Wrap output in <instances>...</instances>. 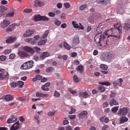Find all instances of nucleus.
<instances>
[{
  "instance_id": "obj_1",
  "label": "nucleus",
  "mask_w": 130,
  "mask_h": 130,
  "mask_svg": "<svg viewBox=\"0 0 130 130\" xmlns=\"http://www.w3.org/2000/svg\"><path fill=\"white\" fill-rule=\"evenodd\" d=\"M97 35H96L94 38L95 41L96 42L98 40V43L100 45L102 46H104L106 45L107 44V41L108 40L107 37L104 36V35L101 34L100 35L99 38L97 37Z\"/></svg>"
},
{
  "instance_id": "obj_2",
  "label": "nucleus",
  "mask_w": 130,
  "mask_h": 130,
  "mask_svg": "<svg viewBox=\"0 0 130 130\" xmlns=\"http://www.w3.org/2000/svg\"><path fill=\"white\" fill-rule=\"evenodd\" d=\"M113 57L112 54L110 52H108L102 56L101 59L102 61L108 62L112 60Z\"/></svg>"
},
{
  "instance_id": "obj_3",
  "label": "nucleus",
  "mask_w": 130,
  "mask_h": 130,
  "mask_svg": "<svg viewBox=\"0 0 130 130\" xmlns=\"http://www.w3.org/2000/svg\"><path fill=\"white\" fill-rule=\"evenodd\" d=\"M33 62L32 60L28 61L24 63L21 67L22 69H27L31 68L33 66Z\"/></svg>"
},
{
  "instance_id": "obj_4",
  "label": "nucleus",
  "mask_w": 130,
  "mask_h": 130,
  "mask_svg": "<svg viewBox=\"0 0 130 130\" xmlns=\"http://www.w3.org/2000/svg\"><path fill=\"white\" fill-rule=\"evenodd\" d=\"M49 33V30H47L45 31L44 34L41 37V45L45 44L47 42V40L46 38Z\"/></svg>"
},
{
  "instance_id": "obj_5",
  "label": "nucleus",
  "mask_w": 130,
  "mask_h": 130,
  "mask_svg": "<svg viewBox=\"0 0 130 130\" xmlns=\"http://www.w3.org/2000/svg\"><path fill=\"white\" fill-rule=\"evenodd\" d=\"M113 30H114V29L112 28L111 29H110L109 30H108L107 31L104 32V35H105L106 36H108V37H113L117 38L119 39L120 37V35H119L118 34L117 35H115L113 34H109V32L113 31Z\"/></svg>"
},
{
  "instance_id": "obj_6",
  "label": "nucleus",
  "mask_w": 130,
  "mask_h": 130,
  "mask_svg": "<svg viewBox=\"0 0 130 130\" xmlns=\"http://www.w3.org/2000/svg\"><path fill=\"white\" fill-rule=\"evenodd\" d=\"M127 108L123 107L119 110L118 112V114L120 115H125L127 113Z\"/></svg>"
},
{
  "instance_id": "obj_7",
  "label": "nucleus",
  "mask_w": 130,
  "mask_h": 130,
  "mask_svg": "<svg viewBox=\"0 0 130 130\" xmlns=\"http://www.w3.org/2000/svg\"><path fill=\"white\" fill-rule=\"evenodd\" d=\"M21 127V125L18 121L15 123L11 127L10 130H16Z\"/></svg>"
},
{
  "instance_id": "obj_8",
  "label": "nucleus",
  "mask_w": 130,
  "mask_h": 130,
  "mask_svg": "<svg viewBox=\"0 0 130 130\" xmlns=\"http://www.w3.org/2000/svg\"><path fill=\"white\" fill-rule=\"evenodd\" d=\"M10 24V22L8 20L5 19L1 24V26L2 28H5Z\"/></svg>"
},
{
  "instance_id": "obj_9",
  "label": "nucleus",
  "mask_w": 130,
  "mask_h": 130,
  "mask_svg": "<svg viewBox=\"0 0 130 130\" xmlns=\"http://www.w3.org/2000/svg\"><path fill=\"white\" fill-rule=\"evenodd\" d=\"M79 42V40L78 37H75L74 38L72 41V46L78 44Z\"/></svg>"
},
{
  "instance_id": "obj_10",
  "label": "nucleus",
  "mask_w": 130,
  "mask_h": 130,
  "mask_svg": "<svg viewBox=\"0 0 130 130\" xmlns=\"http://www.w3.org/2000/svg\"><path fill=\"white\" fill-rule=\"evenodd\" d=\"M50 82L47 83L44 85H43L41 87V88L42 90L45 91H48L49 90V89L47 87L50 85Z\"/></svg>"
},
{
  "instance_id": "obj_11",
  "label": "nucleus",
  "mask_w": 130,
  "mask_h": 130,
  "mask_svg": "<svg viewBox=\"0 0 130 130\" xmlns=\"http://www.w3.org/2000/svg\"><path fill=\"white\" fill-rule=\"evenodd\" d=\"M88 114L87 112L85 110L82 111L80 112L77 116V117L79 118H83L85 116L87 115Z\"/></svg>"
},
{
  "instance_id": "obj_12",
  "label": "nucleus",
  "mask_w": 130,
  "mask_h": 130,
  "mask_svg": "<svg viewBox=\"0 0 130 130\" xmlns=\"http://www.w3.org/2000/svg\"><path fill=\"white\" fill-rule=\"evenodd\" d=\"M16 40L15 37H9L6 40V42L7 43H11L14 42Z\"/></svg>"
},
{
  "instance_id": "obj_13",
  "label": "nucleus",
  "mask_w": 130,
  "mask_h": 130,
  "mask_svg": "<svg viewBox=\"0 0 130 130\" xmlns=\"http://www.w3.org/2000/svg\"><path fill=\"white\" fill-rule=\"evenodd\" d=\"M24 50L26 51L31 54H33L35 52L34 51L32 48L27 46L24 47Z\"/></svg>"
},
{
  "instance_id": "obj_14",
  "label": "nucleus",
  "mask_w": 130,
  "mask_h": 130,
  "mask_svg": "<svg viewBox=\"0 0 130 130\" xmlns=\"http://www.w3.org/2000/svg\"><path fill=\"white\" fill-rule=\"evenodd\" d=\"M20 25V24H13L12 25H10L9 27L6 28V30L7 31H11L12 30L14 29L15 27L16 26H18Z\"/></svg>"
},
{
  "instance_id": "obj_15",
  "label": "nucleus",
  "mask_w": 130,
  "mask_h": 130,
  "mask_svg": "<svg viewBox=\"0 0 130 130\" xmlns=\"http://www.w3.org/2000/svg\"><path fill=\"white\" fill-rule=\"evenodd\" d=\"M34 32V31L33 30H28L23 35V36L25 37H28L33 34Z\"/></svg>"
},
{
  "instance_id": "obj_16",
  "label": "nucleus",
  "mask_w": 130,
  "mask_h": 130,
  "mask_svg": "<svg viewBox=\"0 0 130 130\" xmlns=\"http://www.w3.org/2000/svg\"><path fill=\"white\" fill-rule=\"evenodd\" d=\"M89 96V95L88 93L86 91L84 92H80L79 93V96L83 97L84 98H86Z\"/></svg>"
},
{
  "instance_id": "obj_17",
  "label": "nucleus",
  "mask_w": 130,
  "mask_h": 130,
  "mask_svg": "<svg viewBox=\"0 0 130 130\" xmlns=\"http://www.w3.org/2000/svg\"><path fill=\"white\" fill-rule=\"evenodd\" d=\"M109 104L110 106H111L113 105H119V103L115 100L112 99L109 102Z\"/></svg>"
},
{
  "instance_id": "obj_18",
  "label": "nucleus",
  "mask_w": 130,
  "mask_h": 130,
  "mask_svg": "<svg viewBox=\"0 0 130 130\" xmlns=\"http://www.w3.org/2000/svg\"><path fill=\"white\" fill-rule=\"evenodd\" d=\"M32 20L35 22H37L41 21V15L39 14L35 15Z\"/></svg>"
},
{
  "instance_id": "obj_19",
  "label": "nucleus",
  "mask_w": 130,
  "mask_h": 130,
  "mask_svg": "<svg viewBox=\"0 0 130 130\" xmlns=\"http://www.w3.org/2000/svg\"><path fill=\"white\" fill-rule=\"evenodd\" d=\"M114 26L115 29H117L119 31V34H121L122 33V31L121 30V27L120 26V24L117 23L116 24H114Z\"/></svg>"
},
{
  "instance_id": "obj_20",
  "label": "nucleus",
  "mask_w": 130,
  "mask_h": 130,
  "mask_svg": "<svg viewBox=\"0 0 130 130\" xmlns=\"http://www.w3.org/2000/svg\"><path fill=\"white\" fill-rule=\"evenodd\" d=\"M18 54L20 56L22 57H27L28 56L27 53L24 52L19 51L18 52Z\"/></svg>"
},
{
  "instance_id": "obj_21",
  "label": "nucleus",
  "mask_w": 130,
  "mask_h": 130,
  "mask_svg": "<svg viewBox=\"0 0 130 130\" xmlns=\"http://www.w3.org/2000/svg\"><path fill=\"white\" fill-rule=\"evenodd\" d=\"M96 2L99 4H102L104 5H106L108 1L107 0H96Z\"/></svg>"
},
{
  "instance_id": "obj_22",
  "label": "nucleus",
  "mask_w": 130,
  "mask_h": 130,
  "mask_svg": "<svg viewBox=\"0 0 130 130\" xmlns=\"http://www.w3.org/2000/svg\"><path fill=\"white\" fill-rule=\"evenodd\" d=\"M4 99L6 101H11L13 100V97L11 95H7L5 96Z\"/></svg>"
},
{
  "instance_id": "obj_23",
  "label": "nucleus",
  "mask_w": 130,
  "mask_h": 130,
  "mask_svg": "<svg viewBox=\"0 0 130 130\" xmlns=\"http://www.w3.org/2000/svg\"><path fill=\"white\" fill-rule=\"evenodd\" d=\"M41 5V1L40 0H35L34 2L33 6L36 7H39Z\"/></svg>"
},
{
  "instance_id": "obj_24",
  "label": "nucleus",
  "mask_w": 130,
  "mask_h": 130,
  "mask_svg": "<svg viewBox=\"0 0 130 130\" xmlns=\"http://www.w3.org/2000/svg\"><path fill=\"white\" fill-rule=\"evenodd\" d=\"M128 120V119L127 118L124 117H122L120 119V123L121 124L127 121Z\"/></svg>"
},
{
  "instance_id": "obj_25",
  "label": "nucleus",
  "mask_w": 130,
  "mask_h": 130,
  "mask_svg": "<svg viewBox=\"0 0 130 130\" xmlns=\"http://www.w3.org/2000/svg\"><path fill=\"white\" fill-rule=\"evenodd\" d=\"M50 54L49 53L47 52H44L43 53L42 55H41V59H43L45 57L49 56Z\"/></svg>"
},
{
  "instance_id": "obj_26",
  "label": "nucleus",
  "mask_w": 130,
  "mask_h": 130,
  "mask_svg": "<svg viewBox=\"0 0 130 130\" xmlns=\"http://www.w3.org/2000/svg\"><path fill=\"white\" fill-rule=\"evenodd\" d=\"M99 90L101 92H103L105 90V89L104 86L100 85L99 86Z\"/></svg>"
},
{
  "instance_id": "obj_27",
  "label": "nucleus",
  "mask_w": 130,
  "mask_h": 130,
  "mask_svg": "<svg viewBox=\"0 0 130 130\" xmlns=\"http://www.w3.org/2000/svg\"><path fill=\"white\" fill-rule=\"evenodd\" d=\"M63 46L68 50H70L71 48L70 46L66 42H63Z\"/></svg>"
},
{
  "instance_id": "obj_28",
  "label": "nucleus",
  "mask_w": 130,
  "mask_h": 130,
  "mask_svg": "<svg viewBox=\"0 0 130 130\" xmlns=\"http://www.w3.org/2000/svg\"><path fill=\"white\" fill-rule=\"evenodd\" d=\"M25 40L26 42H28L32 44H34L35 42L34 40L31 38H27L25 39Z\"/></svg>"
},
{
  "instance_id": "obj_29",
  "label": "nucleus",
  "mask_w": 130,
  "mask_h": 130,
  "mask_svg": "<svg viewBox=\"0 0 130 130\" xmlns=\"http://www.w3.org/2000/svg\"><path fill=\"white\" fill-rule=\"evenodd\" d=\"M99 84L102 85H105L107 86H110V83L107 81H105L103 82H99Z\"/></svg>"
},
{
  "instance_id": "obj_30",
  "label": "nucleus",
  "mask_w": 130,
  "mask_h": 130,
  "mask_svg": "<svg viewBox=\"0 0 130 130\" xmlns=\"http://www.w3.org/2000/svg\"><path fill=\"white\" fill-rule=\"evenodd\" d=\"M119 107V106H115L114 107L112 108L111 111L113 113L116 112L118 110Z\"/></svg>"
},
{
  "instance_id": "obj_31",
  "label": "nucleus",
  "mask_w": 130,
  "mask_h": 130,
  "mask_svg": "<svg viewBox=\"0 0 130 130\" xmlns=\"http://www.w3.org/2000/svg\"><path fill=\"white\" fill-rule=\"evenodd\" d=\"M17 84V86L19 87L22 88L24 85V83L22 81H19L18 82Z\"/></svg>"
},
{
  "instance_id": "obj_32",
  "label": "nucleus",
  "mask_w": 130,
  "mask_h": 130,
  "mask_svg": "<svg viewBox=\"0 0 130 130\" xmlns=\"http://www.w3.org/2000/svg\"><path fill=\"white\" fill-rule=\"evenodd\" d=\"M117 83V84L119 86H121L122 85V83L123 82V80L121 78H120L118 79L117 81H116Z\"/></svg>"
},
{
  "instance_id": "obj_33",
  "label": "nucleus",
  "mask_w": 130,
  "mask_h": 130,
  "mask_svg": "<svg viewBox=\"0 0 130 130\" xmlns=\"http://www.w3.org/2000/svg\"><path fill=\"white\" fill-rule=\"evenodd\" d=\"M7 8L4 6H0V11H1L4 12L5 11L7 10Z\"/></svg>"
},
{
  "instance_id": "obj_34",
  "label": "nucleus",
  "mask_w": 130,
  "mask_h": 130,
  "mask_svg": "<svg viewBox=\"0 0 130 130\" xmlns=\"http://www.w3.org/2000/svg\"><path fill=\"white\" fill-rule=\"evenodd\" d=\"M49 20V18H48L46 17V16H41V21H48Z\"/></svg>"
},
{
  "instance_id": "obj_35",
  "label": "nucleus",
  "mask_w": 130,
  "mask_h": 130,
  "mask_svg": "<svg viewBox=\"0 0 130 130\" xmlns=\"http://www.w3.org/2000/svg\"><path fill=\"white\" fill-rule=\"evenodd\" d=\"M72 24L74 28H79V26H78V24H76V22L74 21H72Z\"/></svg>"
},
{
  "instance_id": "obj_36",
  "label": "nucleus",
  "mask_w": 130,
  "mask_h": 130,
  "mask_svg": "<svg viewBox=\"0 0 130 130\" xmlns=\"http://www.w3.org/2000/svg\"><path fill=\"white\" fill-rule=\"evenodd\" d=\"M32 11V9L31 8H26L24 9V11L25 13H30Z\"/></svg>"
},
{
  "instance_id": "obj_37",
  "label": "nucleus",
  "mask_w": 130,
  "mask_h": 130,
  "mask_svg": "<svg viewBox=\"0 0 130 130\" xmlns=\"http://www.w3.org/2000/svg\"><path fill=\"white\" fill-rule=\"evenodd\" d=\"M100 66L101 69L104 70H106L108 69L107 66L105 64H102Z\"/></svg>"
},
{
  "instance_id": "obj_38",
  "label": "nucleus",
  "mask_w": 130,
  "mask_h": 130,
  "mask_svg": "<svg viewBox=\"0 0 130 130\" xmlns=\"http://www.w3.org/2000/svg\"><path fill=\"white\" fill-rule=\"evenodd\" d=\"M60 94L58 92L56 91H55L54 94V97L56 98H58L60 96Z\"/></svg>"
},
{
  "instance_id": "obj_39",
  "label": "nucleus",
  "mask_w": 130,
  "mask_h": 130,
  "mask_svg": "<svg viewBox=\"0 0 130 130\" xmlns=\"http://www.w3.org/2000/svg\"><path fill=\"white\" fill-rule=\"evenodd\" d=\"M7 75L4 76L2 75V73H0V79H3L4 77L7 78V76L9 75V74L8 72H7Z\"/></svg>"
},
{
  "instance_id": "obj_40",
  "label": "nucleus",
  "mask_w": 130,
  "mask_h": 130,
  "mask_svg": "<svg viewBox=\"0 0 130 130\" xmlns=\"http://www.w3.org/2000/svg\"><path fill=\"white\" fill-rule=\"evenodd\" d=\"M15 122V120H14L12 119L9 118L7 121V122L8 123H13Z\"/></svg>"
},
{
  "instance_id": "obj_41",
  "label": "nucleus",
  "mask_w": 130,
  "mask_h": 130,
  "mask_svg": "<svg viewBox=\"0 0 130 130\" xmlns=\"http://www.w3.org/2000/svg\"><path fill=\"white\" fill-rule=\"evenodd\" d=\"M83 66L81 65L78 66L77 68V70L78 71H83Z\"/></svg>"
},
{
  "instance_id": "obj_42",
  "label": "nucleus",
  "mask_w": 130,
  "mask_h": 130,
  "mask_svg": "<svg viewBox=\"0 0 130 130\" xmlns=\"http://www.w3.org/2000/svg\"><path fill=\"white\" fill-rule=\"evenodd\" d=\"M34 118L37 120V122L38 123H39L40 122L39 120V117L38 115H36L34 116Z\"/></svg>"
},
{
  "instance_id": "obj_43",
  "label": "nucleus",
  "mask_w": 130,
  "mask_h": 130,
  "mask_svg": "<svg viewBox=\"0 0 130 130\" xmlns=\"http://www.w3.org/2000/svg\"><path fill=\"white\" fill-rule=\"evenodd\" d=\"M53 68L52 67H49L47 68L46 70V71L47 72H50L53 71Z\"/></svg>"
},
{
  "instance_id": "obj_44",
  "label": "nucleus",
  "mask_w": 130,
  "mask_h": 130,
  "mask_svg": "<svg viewBox=\"0 0 130 130\" xmlns=\"http://www.w3.org/2000/svg\"><path fill=\"white\" fill-rule=\"evenodd\" d=\"M113 84L115 87V88L116 89H117L118 88V86H119L117 84V82L116 81H114L113 82Z\"/></svg>"
},
{
  "instance_id": "obj_45",
  "label": "nucleus",
  "mask_w": 130,
  "mask_h": 130,
  "mask_svg": "<svg viewBox=\"0 0 130 130\" xmlns=\"http://www.w3.org/2000/svg\"><path fill=\"white\" fill-rule=\"evenodd\" d=\"M14 12L13 11H12L11 12H9L7 15V17H13L14 14Z\"/></svg>"
},
{
  "instance_id": "obj_46",
  "label": "nucleus",
  "mask_w": 130,
  "mask_h": 130,
  "mask_svg": "<svg viewBox=\"0 0 130 130\" xmlns=\"http://www.w3.org/2000/svg\"><path fill=\"white\" fill-rule=\"evenodd\" d=\"M18 100L22 102H24L26 101V98L25 96L21 97L19 98Z\"/></svg>"
},
{
  "instance_id": "obj_47",
  "label": "nucleus",
  "mask_w": 130,
  "mask_h": 130,
  "mask_svg": "<svg viewBox=\"0 0 130 130\" xmlns=\"http://www.w3.org/2000/svg\"><path fill=\"white\" fill-rule=\"evenodd\" d=\"M71 111H70L69 113L70 114H71L73 113H74L75 111V110L74 108L72 107H71Z\"/></svg>"
},
{
  "instance_id": "obj_48",
  "label": "nucleus",
  "mask_w": 130,
  "mask_h": 130,
  "mask_svg": "<svg viewBox=\"0 0 130 130\" xmlns=\"http://www.w3.org/2000/svg\"><path fill=\"white\" fill-rule=\"evenodd\" d=\"M11 86L12 87H15L17 86V83H16L14 82H12L10 84Z\"/></svg>"
},
{
  "instance_id": "obj_49",
  "label": "nucleus",
  "mask_w": 130,
  "mask_h": 130,
  "mask_svg": "<svg viewBox=\"0 0 130 130\" xmlns=\"http://www.w3.org/2000/svg\"><path fill=\"white\" fill-rule=\"evenodd\" d=\"M73 79L74 81L76 82L77 83L79 82L78 78L76 75H74Z\"/></svg>"
},
{
  "instance_id": "obj_50",
  "label": "nucleus",
  "mask_w": 130,
  "mask_h": 130,
  "mask_svg": "<svg viewBox=\"0 0 130 130\" xmlns=\"http://www.w3.org/2000/svg\"><path fill=\"white\" fill-rule=\"evenodd\" d=\"M48 80V79L47 78L43 77L42 78V77L41 76V82H46Z\"/></svg>"
},
{
  "instance_id": "obj_51",
  "label": "nucleus",
  "mask_w": 130,
  "mask_h": 130,
  "mask_svg": "<svg viewBox=\"0 0 130 130\" xmlns=\"http://www.w3.org/2000/svg\"><path fill=\"white\" fill-rule=\"evenodd\" d=\"M48 15L51 17H54L55 15V13L52 12H49L48 14Z\"/></svg>"
},
{
  "instance_id": "obj_52",
  "label": "nucleus",
  "mask_w": 130,
  "mask_h": 130,
  "mask_svg": "<svg viewBox=\"0 0 130 130\" xmlns=\"http://www.w3.org/2000/svg\"><path fill=\"white\" fill-rule=\"evenodd\" d=\"M11 50H6L4 51V53L6 54H8L11 51Z\"/></svg>"
},
{
  "instance_id": "obj_53",
  "label": "nucleus",
  "mask_w": 130,
  "mask_h": 130,
  "mask_svg": "<svg viewBox=\"0 0 130 130\" xmlns=\"http://www.w3.org/2000/svg\"><path fill=\"white\" fill-rule=\"evenodd\" d=\"M109 105L108 103L107 102H105L102 104V106L104 107H107Z\"/></svg>"
},
{
  "instance_id": "obj_54",
  "label": "nucleus",
  "mask_w": 130,
  "mask_h": 130,
  "mask_svg": "<svg viewBox=\"0 0 130 130\" xmlns=\"http://www.w3.org/2000/svg\"><path fill=\"white\" fill-rule=\"evenodd\" d=\"M87 7L86 4H84L81 6L80 7V9L82 10H83L86 8Z\"/></svg>"
},
{
  "instance_id": "obj_55",
  "label": "nucleus",
  "mask_w": 130,
  "mask_h": 130,
  "mask_svg": "<svg viewBox=\"0 0 130 130\" xmlns=\"http://www.w3.org/2000/svg\"><path fill=\"white\" fill-rule=\"evenodd\" d=\"M65 120L63 121V124L64 125H66L67 124H68L69 123V122L67 120V119L66 118H65Z\"/></svg>"
},
{
  "instance_id": "obj_56",
  "label": "nucleus",
  "mask_w": 130,
  "mask_h": 130,
  "mask_svg": "<svg viewBox=\"0 0 130 130\" xmlns=\"http://www.w3.org/2000/svg\"><path fill=\"white\" fill-rule=\"evenodd\" d=\"M64 6L66 8H69L70 6V4L68 3H64Z\"/></svg>"
},
{
  "instance_id": "obj_57",
  "label": "nucleus",
  "mask_w": 130,
  "mask_h": 130,
  "mask_svg": "<svg viewBox=\"0 0 130 130\" xmlns=\"http://www.w3.org/2000/svg\"><path fill=\"white\" fill-rule=\"evenodd\" d=\"M54 115V112L51 111L49 112L47 114L48 116H53Z\"/></svg>"
},
{
  "instance_id": "obj_58",
  "label": "nucleus",
  "mask_w": 130,
  "mask_h": 130,
  "mask_svg": "<svg viewBox=\"0 0 130 130\" xmlns=\"http://www.w3.org/2000/svg\"><path fill=\"white\" fill-rule=\"evenodd\" d=\"M6 58V56L4 55H1L0 57V59L2 61H4L5 60Z\"/></svg>"
},
{
  "instance_id": "obj_59",
  "label": "nucleus",
  "mask_w": 130,
  "mask_h": 130,
  "mask_svg": "<svg viewBox=\"0 0 130 130\" xmlns=\"http://www.w3.org/2000/svg\"><path fill=\"white\" fill-rule=\"evenodd\" d=\"M48 95V94H44L41 93V97H47Z\"/></svg>"
},
{
  "instance_id": "obj_60",
  "label": "nucleus",
  "mask_w": 130,
  "mask_h": 130,
  "mask_svg": "<svg viewBox=\"0 0 130 130\" xmlns=\"http://www.w3.org/2000/svg\"><path fill=\"white\" fill-rule=\"evenodd\" d=\"M76 117L75 115H70L69 116V118L71 119H75Z\"/></svg>"
},
{
  "instance_id": "obj_61",
  "label": "nucleus",
  "mask_w": 130,
  "mask_h": 130,
  "mask_svg": "<svg viewBox=\"0 0 130 130\" xmlns=\"http://www.w3.org/2000/svg\"><path fill=\"white\" fill-rule=\"evenodd\" d=\"M108 128V126L107 125H104L102 127V130H107Z\"/></svg>"
},
{
  "instance_id": "obj_62",
  "label": "nucleus",
  "mask_w": 130,
  "mask_h": 130,
  "mask_svg": "<svg viewBox=\"0 0 130 130\" xmlns=\"http://www.w3.org/2000/svg\"><path fill=\"white\" fill-rule=\"evenodd\" d=\"M66 17V14L64 13H62L61 16V18L62 19H64Z\"/></svg>"
},
{
  "instance_id": "obj_63",
  "label": "nucleus",
  "mask_w": 130,
  "mask_h": 130,
  "mask_svg": "<svg viewBox=\"0 0 130 130\" xmlns=\"http://www.w3.org/2000/svg\"><path fill=\"white\" fill-rule=\"evenodd\" d=\"M116 94L113 93H112L110 95V97L111 98L113 99L114 97L115 96Z\"/></svg>"
},
{
  "instance_id": "obj_64",
  "label": "nucleus",
  "mask_w": 130,
  "mask_h": 130,
  "mask_svg": "<svg viewBox=\"0 0 130 130\" xmlns=\"http://www.w3.org/2000/svg\"><path fill=\"white\" fill-rule=\"evenodd\" d=\"M69 91L72 94H74L76 92V91H74L73 89L70 88L69 89Z\"/></svg>"
}]
</instances>
